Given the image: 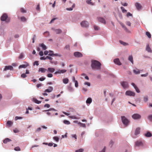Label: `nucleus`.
Returning <instances> with one entry per match:
<instances>
[{
	"mask_svg": "<svg viewBox=\"0 0 152 152\" xmlns=\"http://www.w3.org/2000/svg\"><path fill=\"white\" fill-rule=\"evenodd\" d=\"M51 110H53V111H57V110H56L54 108H50L49 109H48V110H44L43 111V112H48V111H51Z\"/></svg>",
	"mask_w": 152,
	"mask_h": 152,
	"instance_id": "obj_32",
	"label": "nucleus"
},
{
	"mask_svg": "<svg viewBox=\"0 0 152 152\" xmlns=\"http://www.w3.org/2000/svg\"><path fill=\"white\" fill-rule=\"evenodd\" d=\"M125 95L127 96H135V93L134 92L128 90L126 92Z\"/></svg>",
	"mask_w": 152,
	"mask_h": 152,
	"instance_id": "obj_3",
	"label": "nucleus"
},
{
	"mask_svg": "<svg viewBox=\"0 0 152 152\" xmlns=\"http://www.w3.org/2000/svg\"><path fill=\"white\" fill-rule=\"evenodd\" d=\"M134 89L136 90L137 92V93H139L140 92V91L137 87H135Z\"/></svg>",
	"mask_w": 152,
	"mask_h": 152,
	"instance_id": "obj_54",
	"label": "nucleus"
},
{
	"mask_svg": "<svg viewBox=\"0 0 152 152\" xmlns=\"http://www.w3.org/2000/svg\"><path fill=\"white\" fill-rule=\"evenodd\" d=\"M69 118L72 119H78V118L75 116H69Z\"/></svg>",
	"mask_w": 152,
	"mask_h": 152,
	"instance_id": "obj_45",
	"label": "nucleus"
},
{
	"mask_svg": "<svg viewBox=\"0 0 152 152\" xmlns=\"http://www.w3.org/2000/svg\"><path fill=\"white\" fill-rule=\"evenodd\" d=\"M135 6L137 10H139L142 8L141 5L138 2H136L135 4Z\"/></svg>",
	"mask_w": 152,
	"mask_h": 152,
	"instance_id": "obj_13",
	"label": "nucleus"
},
{
	"mask_svg": "<svg viewBox=\"0 0 152 152\" xmlns=\"http://www.w3.org/2000/svg\"><path fill=\"white\" fill-rule=\"evenodd\" d=\"M146 35L148 36V37L150 38L151 37V35L150 33L149 32L147 31L146 32Z\"/></svg>",
	"mask_w": 152,
	"mask_h": 152,
	"instance_id": "obj_37",
	"label": "nucleus"
},
{
	"mask_svg": "<svg viewBox=\"0 0 152 152\" xmlns=\"http://www.w3.org/2000/svg\"><path fill=\"white\" fill-rule=\"evenodd\" d=\"M121 119L123 124L125 126H127L129 124V121L124 116L121 117Z\"/></svg>",
	"mask_w": 152,
	"mask_h": 152,
	"instance_id": "obj_2",
	"label": "nucleus"
},
{
	"mask_svg": "<svg viewBox=\"0 0 152 152\" xmlns=\"http://www.w3.org/2000/svg\"><path fill=\"white\" fill-rule=\"evenodd\" d=\"M119 42L122 45H124V46H126L127 45V44L126 43V42H125L121 40L119 41Z\"/></svg>",
	"mask_w": 152,
	"mask_h": 152,
	"instance_id": "obj_39",
	"label": "nucleus"
},
{
	"mask_svg": "<svg viewBox=\"0 0 152 152\" xmlns=\"http://www.w3.org/2000/svg\"><path fill=\"white\" fill-rule=\"evenodd\" d=\"M63 123L65 124H66V125H69L70 124V122L67 120H64L63 121Z\"/></svg>",
	"mask_w": 152,
	"mask_h": 152,
	"instance_id": "obj_36",
	"label": "nucleus"
},
{
	"mask_svg": "<svg viewBox=\"0 0 152 152\" xmlns=\"http://www.w3.org/2000/svg\"><path fill=\"white\" fill-rule=\"evenodd\" d=\"M128 60L129 61H130L132 64H134V61L133 60V57L132 55L129 56L128 58Z\"/></svg>",
	"mask_w": 152,
	"mask_h": 152,
	"instance_id": "obj_25",
	"label": "nucleus"
},
{
	"mask_svg": "<svg viewBox=\"0 0 152 152\" xmlns=\"http://www.w3.org/2000/svg\"><path fill=\"white\" fill-rule=\"evenodd\" d=\"M80 25L82 27H86L88 26L89 23L86 21H83L80 23Z\"/></svg>",
	"mask_w": 152,
	"mask_h": 152,
	"instance_id": "obj_5",
	"label": "nucleus"
},
{
	"mask_svg": "<svg viewBox=\"0 0 152 152\" xmlns=\"http://www.w3.org/2000/svg\"><path fill=\"white\" fill-rule=\"evenodd\" d=\"M47 71V69L43 68H40L39 69V72H41L42 73H45Z\"/></svg>",
	"mask_w": 152,
	"mask_h": 152,
	"instance_id": "obj_29",
	"label": "nucleus"
},
{
	"mask_svg": "<svg viewBox=\"0 0 152 152\" xmlns=\"http://www.w3.org/2000/svg\"><path fill=\"white\" fill-rule=\"evenodd\" d=\"M29 66V64L28 63H26V64H22V65H20L19 66V69H20L21 68H26L27 66Z\"/></svg>",
	"mask_w": 152,
	"mask_h": 152,
	"instance_id": "obj_19",
	"label": "nucleus"
},
{
	"mask_svg": "<svg viewBox=\"0 0 152 152\" xmlns=\"http://www.w3.org/2000/svg\"><path fill=\"white\" fill-rule=\"evenodd\" d=\"M44 107H47L48 108H49L50 107V104H45L44 105Z\"/></svg>",
	"mask_w": 152,
	"mask_h": 152,
	"instance_id": "obj_56",
	"label": "nucleus"
},
{
	"mask_svg": "<svg viewBox=\"0 0 152 152\" xmlns=\"http://www.w3.org/2000/svg\"><path fill=\"white\" fill-rule=\"evenodd\" d=\"M8 18V15L6 13L3 14L1 17V20L3 21H5Z\"/></svg>",
	"mask_w": 152,
	"mask_h": 152,
	"instance_id": "obj_9",
	"label": "nucleus"
},
{
	"mask_svg": "<svg viewBox=\"0 0 152 152\" xmlns=\"http://www.w3.org/2000/svg\"><path fill=\"white\" fill-rule=\"evenodd\" d=\"M14 150L15 151H20V148L18 146L15 147Z\"/></svg>",
	"mask_w": 152,
	"mask_h": 152,
	"instance_id": "obj_47",
	"label": "nucleus"
},
{
	"mask_svg": "<svg viewBox=\"0 0 152 152\" xmlns=\"http://www.w3.org/2000/svg\"><path fill=\"white\" fill-rule=\"evenodd\" d=\"M20 20L22 22H25L26 21V19L25 17H22L20 18Z\"/></svg>",
	"mask_w": 152,
	"mask_h": 152,
	"instance_id": "obj_42",
	"label": "nucleus"
},
{
	"mask_svg": "<svg viewBox=\"0 0 152 152\" xmlns=\"http://www.w3.org/2000/svg\"><path fill=\"white\" fill-rule=\"evenodd\" d=\"M20 11L22 13H25L26 12V11L23 8H21L20 9Z\"/></svg>",
	"mask_w": 152,
	"mask_h": 152,
	"instance_id": "obj_59",
	"label": "nucleus"
},
{
	"mask_svg": "<svg viewBox=\"0 0 152 152\" xmlns=\"http://www.w3.org/2000/svg\"><path fill=\"white\" fill-rule=\"evenodd\" d=\"M74 56L77 58H80L82 57L83 55L80 52H75L74 53Z\"/></svg>",
	"mask_w": 152,
	"mask_h": 152,
	"instance_id": "obj_8",
	"label": "nucleus"
},
{
	"mask_svg": "<svg viewBox=\"0 0 152 152\" xmlns=\"http://www.w3.org/2000/svg\"><path fill=\"white\" fill-rule=\"evenodd\" d=\"M97 19L98 21L101 23L104 24L105 23V20L102 17H98L97 18Z\"/></svg>",
	"mask_w": 152,
	"mask_h": 152,
	"instance_id": "obj_15",
	"label": "nucleus"
},
{
	"mask_svg": "<svg viewBox=\"0 0 152 152\" xmlns=\"http://www.w3.org/2000/svg\"><path fill=\"white\" fill-rule=\"evenodd\" d=\"M85 85H87L88 86H90L91 85V84L90 83L88 82H86L84 83Z\"/></svg>",
	"mask_w": 152,
	"mask_h": 152,
	"instance_id": "obj_53",
	"label": "nucleus"
},
{
	"mask_svg": "<svg viewBox=\"0 0 152 152\" xmlns=\"http://www.w3.org/2000/svg\"><path fill=\"white\" fill-rule=\"evenodd\" d=\"M75 86L77 87L78 86V83L77 81H75Z\"/></svg>",
	"mask_w": 152,
	"mask_h": 152,
	"instance_id": "obj_60",
	"label": "nucleus"
},
{
	"mask_svg": "<svg viewBox=\"0 0 152 152\" xmlns=\"http://www.w3.org/2000/svg\"><path fill=\"white\" fill-rule=\"evenodd\" d=\"M8 70L13 71L14 70V69L13 66H5V68L4 69L3 71H6Z\"/></svg>",
	"mask_w": 152,
	"mask_h": 152,
	"instance_id": "obj_7",
	"label": "nucleus"
},
{
	"mask_svg": "<svg viewBox=\"0 0 152 152\" xmlns=\"http://www.w3.org/2000/svg\"><path fill=\"white\" fill-rule=\"evenodd\" d=\"M48 55L50 56H59V57H61L62 56V55L59 54L58 53H56V54H54L53 53H49L48 54Z\"/></svg>",
	"mask_w": 152,
	"mask_h": 152,
	"instance_id": "obj_18",
	"label": "nucleus"
},
{
	"mask_svg": "<svg viewBox=\"0 0 152 152\" xmlns=\"http://www.w3.org/2000/svg\"><path fill=\"white\" fill-rule=\"evenodd\" d=\"M23 118L21 117L16 116L15 118V120L16 121L18 119H22Z\"/></svg>",
	"mask_w": 152,
	"mask_h": 152,
	"instance_id": "obj_48",
	"label": "nucleus"
},
{
	"mask_svg": "<svg viewBox=\"0 0 152 152\" xmlns=\"http://www.w3.org/2000/svg\"><path fill=\"white\" fill-rule=\"evenodd\" d=\"M45 79V77H42L39 78V80L40 81H43Z\"/></svg>",
	"mask_w": 152,
	"mask_h": 152,
	"instance_id": "obj_57",
	"label": "nucleus"
},
{
	"mask_svg": "<svg viewBox=\"0 0 152 152\" xmlns=\"http://www.w3.org/2000/svg\"><path fill=\"white\" fill-rule=\"evenodd\" d=\"M47 76L48 77H52L53 76V75L51 73H49L47 74Z\"/></svg>",
	"mask_w": 152,
	"mask_h": 152,
	"instance_id": "obj_52",
	"label": "nucleus"
},
{
	"mask_svg": "<svg viewBox=\"0 0 152 152\" xmlns=\"http://www.w3.org/2000/svg\"><path fill=\"white\" fill-rule=\"evenodd\" d=\"M148 119L150 121H152V115L151 114L148 117Z\"/></svg>",
	"mask_w": 152,
	"mask_h": 152,
	"instance_id": "obj_41",
	"label": "nucleus"
},
{
	"mask_svg": "<svg viewBox=\"0 0 152 152\" xmlns=\"http://www.w3.org/2000/svg\"><path fill=\"white\" fill-rule=\"evenodd\" d=\"M84 150L82 148H80L75 151V152H83Z\"/></svg>",
	"mask_w": 152,
	"mask_h": 152,
	"instance_id": "obj_46",
	"label": "nucleus"
},
{
	"mask_svg": "<svg viewBox=\"0 0 152 152\" xmlns=\"http://www.w3.org/2000/svg\"><path fill=\"white\" fill-rule=\"evenodd\" d=\"M55 71V69L53 68L49 67L48 69V72L53 73Z\"/></svg>",
	"mask_w": 152,
	"mask_h": 152,
	"instance_id": "obj_22",
	"label": "nucleus"
},
{
	"mask_svg": "<svg viewBox=\"0 0 152 152\" xmlns=\"http://www.w3.org/2000/svg\"><path fill=\"white\" fill-rule=\"evenodd\" d=\"M140 128L139 127H138L136 129L134 133L135 135H137L140 133Z\"/></svg>",
	"mask_w": 152,
	"mask_h": 152,
	"instance_id": "obj_16",
	"label": "nucleus"
},
{
	"mask_svg": "<svg viewBox=\"0 0 152 152\" xmlns=\"http://www.w3.org/2000/svg\"><path fill=\"white\" fill-rule=\"evenodd\" d=\"M145 136L147 137H151L152 136V134L149 132H147L145 134Z\"/></svg>",
	"mask_w": 152,
	"mask_h": 152,
	"instance_id": "obj_26",
	"label": "nucleus"
},
{
	"mask_svg": "<svg viewBox=\"0 0 152 152\" xmlns=\"http://www.w3.org/2000/svg\"><path fill=\"white\" fill-rule=\"evenodd\" d=\"M46 34H47V36H48L49 35V32L48 31H46L45 32L43 33V34L44 35H46Z\"/></svg>",
	"mask_w": 152,
	"mask_h": 152,
	"instance_id": "obj_58",
	"label": "nucleus"
},
{
	"mask_svg": "<svg viewBox=\"0 0 152 152\" xmlns=\"http://www.w3.org/2000/svg\"><path fill=\"white\" fill-rule=\"evenodd\" d=\"M146 50L149 53H152V50H151V48L150 47L149 45H146Z\"/></svg>",
	"mask_w": 152,
	"mask_h": 152,
	"instance_id": "obj_23",
	"label": "nucleus"
},
{
	"mask_svg": "<svg viewBox=\"0 0 152 152\" xmlns=\"http://www.w3.org/2000/svg\"><path fill=\"white\" fill-rule=\"evenodd\" d=\"M148 72L146 73L145 74H143L141 75L142 77H146L148 75Z\"/></svg>",
	"mask_w": 152,
	"mask_h": 152,
	"instance_id": "obj_50",
	"label": "nucleus"
},
{
	"mask_svg": "<svg viewBox=\"0 0 152 152\" xmlns=\"http://www.w3.org/2000/svg\"><path fill=\"white\" fill-rule=\"evenodd\" d=\"M114 144V142L112 140H111L109 143V145L110 147H112Z\"/></svg>",
	"mask_w": 152,
	"mask_h": 152,
	"instance_id": "obj_43",
	"label": "nucleus"
},
{
	"mask_svg": "<svg viewBox=\"0 0 152 152\" xmlns=\"http://www.w3.org/2000/svg\"><path fill=\"white\" fill-rule=\"evenodd\" d=\"M27 75L25 73H23L21 75V77L23 78H25L27 77Z\"/></svg>",
	"mask_w": 152,
	"mask_h": 152,
	"instance_id": "obj_49",
	"label": "nucleus"
},
{
	"mask_svg": "<svg viewBox=\"0 0 152 152\" xmlns=\"http://www.w3.org/2000/svg\"><path fill=\"white\" fill-rule=\"evenodd\" d=\"M12 124V122L11 121H9L7 122L6 125L7 126H10Z\"/></svg>",
	"mask_w": 152,
	"mask_h": 152,
	"instance_id": "obj_35",
	"label": "nucleus"
},
{
	"mask_svg": "<svg viewBox=\"0 0 152 152\" xmlns=\"http://www.w3.org/2000/svg\"><path fill=\"white\" fill-rule=\"evenodd\" d=\"M78 124H80V126L82 127H86V124H83V123H81L80 122H78Z\"/></svg>",
	"mask_w": 152,
	"mask_h": 152,
	"instance_id": "obj_40",
	"label": "nucleus"
},
{
	"mask_svg": "<svg viewBox=\"0 0 152 152\" xmlns=\"http://www.w3.org/2000/svg\"><path fill=\"white\" fill-rule=\"evenodd\" d=\"M51 29L55 31L56 34H60L62 33V31L60 29H55L53 28H51Z\"/></svg>",
	"mask_w": 152,
	"mask_h": 152,
	"instance_id": "obj_11",
	"label": "nucleus"
},
{
	"mask_svg": "<svg viewBox=\"0 0 152 152\" xmlns=\"http://www.w3.org/2000/svg\"><path fill=\"white\" fill-rule=\"evenodd\" d=\"M66 10L68 11H72L73 10V8L72 7L69 8H66Z\"/></svg>",
	"mask_w": 152,
	"mask_h": 152,
	"instance_id": "obj_64",
	"label": "nucleus"
},
{
	"mask_svg": "<svg viewBox=\"0 0 152 152\" xmlns=\"http://www.w3.org/2000/svg\"><path fill=\"white\" fill-rule=\"evenodd\" d=\"M11 141L12 140L11 139H10L9 138H7L4 140L3 142L5 144H6L8 142Z\"/></svg>",
	"mask_w": 152,
	"mask_h": 152,
	"instance_id": "obj_28",
	"label": "nucleus"
},
{
	"mask_svg": "<svg viewBox=\"0 0 152 152\" xmlns=\"http://www.w3.org/2000/svg\"><path fill=\"white\" fill-rule=\"evenodd\" d=\"M132 118L134 119H140L141 117V115L138 114H134L132 116Z\"/></svg>",
	"mask_w": 152,
	"mask_h": 152,
	"instance_id": "obj_10",
	"label": "nucleus"
},
{
	"mask_svg": "<svg viewBox=\"0 0 152 152\" xmlns=\"http://www.w3.org/2000/svg\"><path fill=\"white\" fill-rule=\"evenodd\" d=\"M63 82L64 84H66L69 82V80L67 78L64 79L63 80Z\"/></svg>",
	"mask_w": 152,
	"mask_h": 152,
	"instance_id": "obj_34",
	"label": "nucleus"
},
{
	"mask_svg": "<svg viewBox=\"0 0 152 152\" xmlns=\"http://www.w3.org/2000/svg\"><path fill=\"white\" fill-rule=\"evenodd\" d=\"M143 100L145 102H146L148 101V97L147 95H146L143 97Z\"/></svg>",
	"mask_w": 152,
	"mask_h": 152,
	"instance_id": "obj_31",
	"label": "nucleus"
},
{
	"mask_svg": "<svg viewBox=\"0 0 152 152\" xmlns=\"http://www.w3.org/2000/svg\"><path fill=\"white\" fill-rule=\"evenodd\" d=\"M135 146H141L142 147L143 146V142L141 141H137L135 142Z\"/></svg>",
	"mask_w": 152,
	"mask_h": 152,
	"instance_id": "obj_4",
	"label": "nucleus"
},
{
	"mask_svg": "<svg viewBox=\"0 0 152 152\" xmlns=\"http://www.w3.org/2000/svg\"><path fill=\"white\" fill-rule=\"evenodd\" d=\"M92 100L91 98H89L87 99L86 100V103L87 104H90L92 102Z\"/></svg>",
	"mask_w": 152,
	"mask_h": 152,
	"instance_id": "obj_30",
	"label": "nucleus"
},
{
	"mask_svg": "<svg viewBox=\"0 0 152 152\" xmlns=\"http://www.w3.org/2000/svg\"><path fill=\"white\" fill-rule=\"evenodd\" d=\"M121 85L124 88H127L129 86L128 82L126 81L122 82L121 83Z\"/></svg>",
	"mask_w": 152,
	"mask_h": 152,
	"instance_id": "obj_12",
	"label": "nucleus"
},
{
	"mask_svg": "<svg viewBox=\"0 0 152 152\" xmlns=\"http://www.w3.org/2000/svg\"><path fill=\"white\" fill-rule=\"evenodd\" d=\"M126 15H127V17H128L129 16H132V14L130 13V12H128L127 13Z\"/></svg>",
	"mask_w": 152,
	"mask_h": 152,
	"instance_id": "obj_61",
	"label": "nucleus"
},
{
	"mask_svg": "<svg viewBox=\"0 0 152 152\" xmlns=\"http://www.w3.org/2000/svg\"><path fill=\"white\" fill-rule=\"evenodd\" d=\"M64 49L69 50H70V45H66L64 48Z\"/></svg>",
	"mask_w": 152,
	"mask_h": 152,
	"instance_id": "obj_33",
	"label": "nucleus"
},
{
	"mask_svg": "<svg viewBox=\"0 0 152 152\" xmlns=\"http://www.w3.org/2000/svg\"><path fill=\"white\" fill-rule=\"evenodd\" d=\"M133 72L136 75L139 74L140 73V69L137 68H136L133 70Z\"/></svg>",
	"mask_w": 152,
	"mask_h": 152,
	"instance_id": "obj_21",
	"label": "nucleus"
},
{
	"mask_svg": "<svg viewBox=\"0 0 152 152\" xmlns=\"http://www.w3.org/2000/svg\"><path fill=\"white\" fill-rule=\"evenodd\" d=\"M114 62L118 65H121V63L120 62L119 59L118 58L115 59L114 60Z\"/></svg>",
	"mask_w": 152,
	"mask_h": 152,
	"instance_id": "obj_14",
	"label": "nucleus"
},
{
	"mask_svg": "<svg viewBox=\"0 0 152 152\" xmlns=\"http://www.w3.org/2000/svg\"><path fill=\"white\" fill-rule=\"evenodd\" d=\"M46 59H49L50 60H52V59H53V58L50 57H49V56H47L46 57Z\"/></svg>",
	"mask_w": 152,
	"mask_h": 152,
	"instance_id": "obj_62",
	"label": "nucleus"
},
{
	"mask_svg": "<svg viewBox=\"0 0 152 152\" xmlns=\"http://www.w3.org/2000/svg\"><path fill=\"white\" fill-rule=\"evenodd\" d=\"M101 63L97 60H92L91 61V66L92 69L99 70L101 68Z\"/></svg>",
	"mask_w": 152,
	"mask_h": 152,
	"instance_id": "obj_1",
	"label": "nucleus"
},
{
	"mask_svg": "<svg viewBox=\"0 0 152 152\" xmlns=\"http://www.w3.org/2000/svg\"><path fill=\"white\" fill-rule=\"evenodd\" d=\"M39 64L38 63V61H36L34 63V65H36L38 66Z\"/></svg>",
	"mask_w": 152,
	"mask_h": 152,
	"instance_id": "obj_55",
	"label": "nucleus"
},
{
	"mask_svg": "<svg viewBox=\"0 0 152 152\" xmlns=\"http://www.w3.org/2000/svg\"><path fill=\"white\" fill-rule=\"evenodd\" d=\"M39 46L41 47L43 50H46L47 49V47L43 43L40 44L39 45Z\"/></svg>",
	"mask_w": 152,
	"mask_h": 152,
	"instance_id": "obj_27",
	"label": "nucleus"
},
{
	"mask_svg": "<svg viewBox=\"0 0 152 152\" xmlns=\"http://www.w3.org/2000/svg\"><path fill=\"white\" fill-rule=\"evenodd\" d=\"M32 101L34 102L37 104H39L41 103V101L37 100L36 98L33 97L32 98Z\"/></svg>",
	"mask_w": 152,
	"mask_h": 152,
	"instance_id": "obj_17",
	"label": "nucleus"
},
{
	"mask_svg": "<svg viewBox=\"0 0 152 152\" xmlns=\"http://www.w3.org/2000/svg\"><path fill=\"white\" fill-rule=\"evenodd\" d=\"M67 71V70L65 69H59L58 70L56 71L54 74H63L66 72Z\"/></svg>",
	"mask_w": 152,
	"mask_h": 152,
	"instance_id": "obj_6",
	"label": "nucleus"
},
{
	"mask_svg": "<svg viewBox=\"0 0 152 152\" xmlns=\"http://www.w3.org/2000/svg\"><path fill=\"white\" fill-rule=\"evenodd\" d=\"M39 54L40 55V56H42L44 55L43 52L42 51H40L39 52Z\"/></svg>",
	"mask_w": 152,
	"mask_h": 152,
	"instance_id": "obj_63",
	"label": "nucleus"
},
{
	"mask_svg": "<svg viewBox=\"0 0 152 152\" xmlns=\"http://www.w3.org/2000/svg\"><path fill=\"white\" fill-rule=\"evenodd\" d=\"M53 139L57 142H58L59 141V138L57 137H53Z\"/></svg>",
	"mask_w": 152,
	"mask_h": 152,
	"instance_id": "obj_38",
	"label": "nucleus"
},
{
	"mask_svg": "<svg viewBox=\"0 0 152 152\" xmlns=\"http://www.w3.org/2000/svg\"><path fill=\"white\" fill-rule=\"evenodd\" d=\"M121 8L123 13H125L127 12V10H126L124 7H121Z\"/></svg>",
	"mask_w": 152,
	"mask_h": 152,
	"instance_id": "obj_44",
	"label": "nucleus"
},
{
	"mask_svg": "<svg viewBox=\"0 0 152 152\" xmlns=\"http://www.w3.org/2000/svg\"><path fill=\"white\" fill-rule=\"evenodd\" d=\"M53 90V88L52 87H49V88L46 89L45 91V92H48L49 93L51 92Z\"/></svg>",
	"mask_w": 152,
	"mask_h": 152,
	"instance_id": "obj_24",
	"label": "nucleus"
},
{
	"mask_svg": "<svg viewBox=\"0 0 152 152\" xmlns=\"http://www.w3.org/2000/svg\"><path fill=\"white\" fill-rule=\"evenodd\" d=\"M121 25L122 26L123 28L127 32L130 33V31L126 27V26L123 23H121Z\"/></svg>",
	"mask_w": 152,
	"mask_h": 152,
	"instance_id": "obj_20",
	"label": "nucleus"
},
{
	"mask_svg": "<svg viewBox=\"0 0 152 152\" xmlns=\"http://www.w3.org/2000/svg\"><path fill=\"white\" fill-rule=\"evenodd\" d=\"M68 90L70 92H72L73 91V88L72 87L70 86L68 87Z\"/></svg>",
	"mask_w": 152,
	"mask_h": 152,
	"instance_id": "obj_51",
	"label": "nucleus"
}]
</instances>
